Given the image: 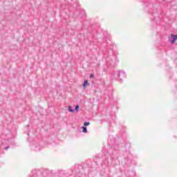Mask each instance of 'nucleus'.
Segmentation results:
<instances>
[{"label":"nucleus","instance_id":"1","mask_svg":"<svg viewBox=\"0 0 177 177\" xmlns=\"http://www.w3.org/2000/svg\"><path fill=\"white\" fill-rule=\"evenodd\" d=\"M171 37L173 39L171 41V44H175V42L176 41V39H177V35H174V34H171Z\"/></svg>","mask_w":177,"mask_h":177},{"label":"nucleus","instance_id":"2","mask_svg":"<svg viewBox=\"0 0 177 177\" xmlns=\"http://www.w3.org/2000/svg\"><path fill=\"white\" fill-rule=\"evenodd\" d=\"M87 85H89V83L88 82V80H85L83 84V88H86Z\"/></svg>","mask_w":177,"mask_h":177},{"label":"nucleus","instance_id":"3","mask_svg":"<svg viewBox=\"0 0 177 177\" xmlns=\"http://www.w3.org/2000/svg\"><path fill=\"white\" fill-rule=\"evenodd\" d=\"M68 110L70 111V113H74V110L73 109V106H68Z\"/></svg>","mask_w":177,"mask_h":177},{"label":"nucleus","instance_id":"4","mask_svg":"<svg viewBox=\"0 0 177 177\" xmlns=\"http://www.w3.org/2000/svg\"><path fill=\"white\" fill-rule=\"evenodd\" d=\"M82 132L84 133H86L88 132V130L86 129V127H82Z\"/></svg>","mask_w":177,"mask_h":177},{"label":"nucleus","instance_id":"5","mask_svg":"<svg viewBox=\"0 0 177 177\" xmlns=\"http://www.w3.org/2000/svg\"><path fill=\"white\" fill-rule=\"evenodd\" d=\"M75 110H76V111H80V105H77L75 106Z\"/></svg>","mask_w":177,"mask_h":177},{"label":"nucleus","instance_id":"6","mask_svg":"<svg viewBox=\"0 0 177 177\" xmlns=\"http://www.w3.org/2000/svg\"><path fill=\"white\" fill-rule=\"evenodd\" d=\"M89 124H90L89 122H86L84 123V127H88V125H89Z\"/></svg>","mask_w":177,"mask_h":177},{"label":"nucleus","instance_id":"7","mask_svg":"<svg viewBox=\"0 0 177 177\" xmlns=\"http://www.w3.org/2000/svg\"><path fill=\"white\" fill-rule=\"evenodd\" d=\"M90 77H91V78L93 77V74H91V75H90Z\"/></svg>","mask_w":177,"mask_h":177},{"label":"nucleus","instance_id":"8","mask_svg":"<svg viewBox=\"0 0 177 177\" xmlns=\"http://www.w3.org/2000/svg\"><path fill=\"white\" fill-rule=\"evenodd\" d=\"M6 150H8V148H6Z\"/></svg>","mask_w":177,"mask_h":177}]
</instances>
